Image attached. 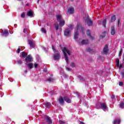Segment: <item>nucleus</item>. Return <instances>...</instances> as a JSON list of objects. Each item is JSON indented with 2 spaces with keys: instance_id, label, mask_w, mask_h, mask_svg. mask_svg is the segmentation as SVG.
I'll return each mask as SVG.
<instances>
[{
  "instance_id": "nucleus-38",
  "label": "nucleus",
  "mask_w": 124,
  "mask_h": 124,
  "mask_svg": "<svg viewBox=\"0 0 124 124\" xmlns=\"http://www.w3.org/2000/svg\"><path fill=\"white\" fill-rule=\"evenodd\" d=\"M55 30L56 31H58V30H59V25H55Z\"/></svg>"
},
{
  "instance_id": "nucleus-47",
  "label": "nucleus",
  "mask_w": 124,
  "mask_h": 124,
  "mask_svg": "<svg viewBox=\"0 0 124 124\" xmlns=\"http://www.w3.org/2000/svg\"><path fill=\"white\" fill-rule=\"evenodd\" d=\"M81 29L82 31H83L85 30V29H84L83 27H81Z\"/></svg>"
},
{
  "instance_id": "nucleus-33",
  "label": "nucleus",
  "mask_w": 124,
  "mask_h": 124,
  "mask_svg": "<svg viewBox=\"0 0 124 124\" xmlns=\"http://www.w3.org/2000/svg\"><path fill=\"white\" fill-rule=\"evenodd\" d=\"M70 66H71V67H75V63H74V62H72L70 64Z\"/></svg>"
},
{
  "instance_id": "nucleus-9",
  "label": "nucleus",
  "mask_w": 124,
  "mask_h": 124,
  "mask_svg": "<svg viewBox=\"0 0 124 124\" xmlns=\"http://www.w3.org/2000/svg\"><path fill=\"white\" fill-rule=\"evenodd\" d=\"M85 22H87V25L88 26H93V20L90 18V17H87V18L85 20Z\"/></svg>"
},
{
  "instance_id": "nucleus-8",
  "label": "nucleus",
  "mask_w": 124,
  "mask_h": 124,
  "mask_svg": "<svg viewBox=\"0 0 124 124\" xmlns=\"http://www.w3.org/2000/svg\"><path fill=\"white\" fill-rule=\"evenodd\" d=\"M116 31L117 30L115 29V26H112L110 28V34L111 35H115V33H116Z\"/></svg>"
},
{
  "instance_id": "nucleus-28",
  "label": "nucleus",
  "mask_w": 124,
  "mask_h": 124,
  "mask_svg": "<svg viewBox=\"0 0 124 124\" xmlns=\"http://www.w3.org/2000/svg\"><path fill=\"white\" fill-rule=\"evenodd\" d=\"M68 29H69V30H73V24H70L68 25Z\"/></svg>"
},
{
  "instance_id": "nucleus-27",
  "label": "nucleus",
  "mask_w": 124,
  "mask_h": 124,
  "mask_svg": "<svg viewBox=\"0 0 124 124\" xmlns=\"http://www.w3.org/2000/svg\"><path fill=\"white\" fill-rule=\"evenodd\" d=\"M103 33L104 35H100V38H104V37H105V35L106 34V31H105Z\"/></svg>"
},
{
  "instance_id": "nucleus-49",
  "label": "nucleus",
  "mask_w": 124,
  "mask_h": 124,
  "mask_svg": "<svg viewBox=\"0 0 124 124\" xmlns=\"http://www.w3.org/2000/svg\"><path fill=\"white\" fill-rule=\"evenodd\" d=\"M118 25H120V19L118 20Z\"/></svg>"
},
{
  "instance_id": "nucleus-40",
  "label": "nucleus",
  "mask_w": 124,
  "mask_h": 124,
  "mask_svg": "<svg viewBox=\"0 0 124 124\" xmlns=\"http://www.w3.org/2000/svg\"><path fill=\"white\" fill-rule=\"evenodd\" d=\"M86 51H87V52H91V51H92V49H91V48L89 47L88 48H87L86 49Z\"/></svg>"
},
{
  "instance_id": "nucleus-32",
  "label": "nucleus",
  "mask_w": 124,
  "mask_h": 124,
  "mask_svg": "<svg viewBox=\"0 0 124 124\" xmlns=\"http://www.w3.org/2000/svg\"><path fill=\"white\" fill-rule=\"evenodd\" d=\"M21 18H25L26 17V13L25 12L22 13V14L21 15Z\"/></svg>"
},
{
  "instance_id": "nucleus-1",
  "label": "nucleus",
  "mask_w": 124,
  "mask_h": 124,
  "mask_svg": "<svg viewBox=\"0 0 124 124\" xmlns=\"http://www.w3.org/2000/svg\"><path fill=\"white\" fill-rule=\"evenodd\" d=\"M62 51L63 52V54L64 55V57L65 58V61L67 63H68V57L67 56V54L68 56H70V51L68 49H67V48L64 47L63 49H62Z\"/></svg>"
},
{
  "instance_id": "nucleus-7",
  "label": "nucleus",
  "mask_w": 124,
  "mask_h": 124,
  "mask_svg": "<svg viewBox=\"0 0 124 124\" xmlns=\"http://www.w3.org/2000/svg\"><path fill=\"white\" fill-rule=\"evenodd\" d=\"M45 121H46L47 124H52V119L47 115L45 116Z\"/></svg>"
},
{
  "instance_id": "nucleus-44",
  "label": "nucleus",
  "mask_w": 124,
  "mask_h": 124,
  "mask_svg": "<svg viewBox=\"0 0 124 124\" xmlns=\"http://www.w3.org/2000/svg\"><path fill=\"white\" fill-rule=\"evenodd\" d=\"M115 98V95H112L111 96V99H114Z\"/></svg>"
},
{
  "instance_id": "nucleus-12",
  "label": "nucleus",
  "mask_w": 124,
  "mask_h": 124,
  "mask_svg": "<svg viewBox=\"0 0 124 124\" xmlns=\"http://www.w3.org/2000/svg\"><path fill=\"white\" fill-rule=\"evenodd\" d=\"M60 104L63 105L64 103V98L62 96H60L58 99Z\"/></svg>"
},
{
  "instance_id": "nucleus-3",
  "label": "nucleus",
  "mask_w": 124,
  "mask_h": 124,
  "mask_svg": "<svg viewBox=\"0 0 124 124\" xmlns=\"http://www.w3.org/2000/svg\"><path fill=\"white\" fill-rule=\"evenodd\" d=\"M77 29L76 30H75V34H74V38L75 39H78V35H79V33H78V30L80 28V26H81V24L80 23H78L77 24Z\"/></svg>"
},
{
  "instance_id": "nucleus-29",
  "label": "nucleus",
  "mask_w": 124,
  "mask_h": 124,
  "mask_svg": "<svg viewBox=\"0 0 124 124\" xmlns=\"http://www.w3.org/2000/svg\"><path fill=\"white\" fill-rule=\"evenodd\" d=\"M116 65L117 67L120 66V59H117L116 60Z\"/></svg>"
},
{
  "instance_id": "nucleus-50",
  "label": "nucleus",
  "mask_w": 124,
  "mask_h": 124,
  "mask_svg": "<svg viewBox=\"0 0 124 124\" xmlns=\"http://www.w3.org/2000/svg\"><path fill=\"white\" fill-rule=\"evenodd\" d=\"M80 124H85L84 123V122H80Z\"/></svg>"
},
{
  "instance_id": "nucleus-26",
  "label": "nucleus",
  "mask_w": 124,
  "mask_h": 124,
  "mask_svg": "<svg viewBox=\"0 0 124 124\" xmlns=\"http://www.w3.org/2000/svg\"><path fill=\"white\" fill-rule=\"evenodd\" d=\"M57 20L58 22H60L62 20V16L58 15L57 16Z\"/></svg>"
},
{
  "instance_id": "nucleus-2",
  "label": "nucleus",
  "mask_w": 124,
  "mask_h": 124,
  "mask_svg": "<svg viewBox=\"0 0 124 124\" xmlns=\"http://www.w3.org/2000/svg\"><path fill=\"white\" fill-rule=\"evenodd\" d=\"M52 49L53 51H54V53H55L53 55V58L55 61H57V60H60L61 58V53L59 52V50H57L55 48V46H52Z\"/></svg>"
},
{
  "instance_id": "nucleus-18",
  "label": "nucleus",
  "mask_w": 124,
  "mask_h": 124,
  "mask_svg": "<svg viewBox=\"0 0 124 124\" xmlns=\"http://www.w3.org/2000/svg\"><path fill=\"white\" fill-rule=\"evenodd\" d=\"M58 22L60 27H63V26H64V24H65V21H64V20H60V21Z\"/></svg>"
},
{
  "instance_id": "nucleus-41",
  "label": "nucleus",
  "mask_w": 124,
  "mask_h": 124,
  "mask_svg": "<svg viewBox=\"0 0 124 124\" xmlns=\"http://www.w3.org/2000/svg\"><path fill=\"white\" fill-rule=\"evenodd\" d=\"M52 80H54V79L50 78L47 79V81H48V82H51V81H52Z\"/></svg>"
},
{
  "instance_id": "nucleus-43",
  "label": "nucleus",
  "mask_w": 124,
  "mask_h": 124,
  "mask_svg": "<svg viewBox=\"0 0 124 124\" xmlns=\"http://www.w3.org/2000/svg\"><path fill=\"white\" fill-rule=\"evenodd\" d=\"M123 85H124V82H119V86H123Z\"/></svg>"
},
{
  "instance_id": "nucleus-20",
  "label": "nucleus",
  "mask_w": 124,
  "mask_h": 124,
  "mask_svg": "<svg viewBox=\"0 0 124 124\" xmlns=\"http://www.w3.org/2000/svg\"><path fill=\"white\" fill-rule=\"evenodd\" d=\"M68 12L69 13V14H73V13L74 12V8H70L68 10Z\"/></svg>"
},
{
  "instance_id": "nucleus-53",
  "label": "nucleus",
  "mask_w": 124,
  "mask_h": 124,
  "mask_svg": "<svg viewBox=\"0 0 124 124\" xmlns=\"http://www.w3.org/2000/svg\"><path fill=\"white\" fill-rule=\"evenodd\" d=\"M123 61H124V57H123Z\"/></svg>"
},
{
  "instance_id": "nucleus-51",
  "label": "nucleus",
  "mask_w": 124,
  "mask_h": 124,
  "mask_svg": "<svg viewBox=\"0 0 124 124\" xmlns=\"http://www.w3.org/2000/svg\"><path fill=\"white\" fill-rule=\"evenodd\" d=\"M122 66H122V65H120V68H121V67H122Z\"/></svg>"
},
{
  "instance_id": "nucleus-4",
  "label": "nucleus",
  "mask_w": 124,
  "mask_h": 124,
  "mask_svg": "<svg viewBox=\"0 0 124 124\" xmlns=\"http://www.w3.org/2000/svg\"><path fill=\"white\" fill-rule=\"evenodd\" d=\"M25 61L27 63L32 62H33V59H32L31 55H29L28 56H27L25 58Z\"/></svg>"
},
{
  "instance_id": "nucleus-31",
  "label": "nucleus",
  "mask_w": 124,
  "mask_h": 124,
  "mask_svg": "<svg viewBox=\"0 0 124 124\" xmlns=\"http://www.w3.org/2000/svg\"><path fill=\"white\" fill-rule=\"evenodd\" d=\"M119 106L120 108H124V103H121L120 104Z\"/></svg>"
},
{
  "instance_id": "nucleus-42",
  "label": "nucleus",
  "mask_w": 124,
  "mask_h": 124,
  "mask_svg": "<svg viewBox=\"0 0 124 124\" xmlns=\"http://www.w3.org/2000/svg\"><path fill=\"white\" fill-rule=\"evenodd\" d=\"M34 66L35 68H36V67H37L38 66V64L34 63Z\"/></svg>"
},
{
  "instance_id": "nucleus-25",
  "label": "nucleus",
  "mask_w": 124,
  "mask_h": 124,
  "mask_svg": "<svg viewBox=\"0 0 124 124\" xmlns=\"http://www.w3.org/2000/svg\"><path fill=\"white\" fill-rule=\"evenodd\" d=\"M106 23H107V19L105 18L102 22V25L104 28H106Z\"/></svg>"
},
{
  "instance_id": "nucleus-10",
  "label": "nucleus",
  "mask_w": 124,
  "mask_h": 124,
  "mask_svg": "<svg viewBox=\"0 0 124 124\" xmlns=\"http://www.w3.org/2000/svg\"><path fill=\"white\" fill-rule=\"evenodd\" d=\"M28 42L29 43V45H30V47L31 48H34V44H35V42L34 41L32 40H29Z\"/></svg>"
},
{
  "instance_id": "nucleus-6",
  "label": "nucleus",
  "mask_w": 124,
  "mask_h": 124,
  "mask_svg": "<svg viewBox=\"0 0 124 124\" xmlns=\"http://www.w3.org/2000/svg\"><path fill=\"white\" fill-rule=\"evenodd\" d=\"M103 52L104 55H107L108 54V52H109V48H108V45H106L104 46Z\"/></svg>"
},
{
  "instance_id": "nucleus-39",
  "label": "nucleus",
  "mask_w": 124,
  "mask_h": 124,
  "mask_svg": "<svg viewBox=\"0 0 124 124\" xmlns=\"http://www.w3.org/2000/svg\"><path fill=\"white\" fill-rule=\"evenodd\" d=\"M122 53H123V49H121L119 53V56H122Z\"/></svg>"
},
{
  "instance_id": "nucleus-30",
  "label": "nucleus",
  "mask_w": 124,
  "mask_h": 124,
  "mask_svg": "<svg viewBox=\"0 0 124 124\" xmlns=\"http://www.w3.org/2000/svg\"><path fill=\"white\" fill-rule=\"evenodd\" d=\"M21 55L22 57H23V58H25V57H26V52H22L21 53Z\"/></svg>"
},
{
  "instance_id": "nucleus-52",
  "label": "nucleus",
  "mask_w": 124,
  "mask_h": 124,
  "mask_svg": "<svg viewBox=\"0 0 124 124\" xmlns=\"http://www.w3.org/2000/svg\"><path fill=\"white\" fill-rule=\"evenodd\" d=\"M70 0V1H74V0Z\"/></svg>"
},
{
  "instance_id": "nucleus-23",
  "label": "nucleus",
  "mask_w": 124,
  "mask_h": 124,
  "mask_svg": "<svg viewBox=\"0 0 124 124\" xmlns=\"http://www.w3.org/2000/svg\"><path fill=\"white\" fill-rule=\"evenodd\" d=\"M16 64H22V63H23V61L21 60H17L16 61Z\"/></svg>"
},
{
  "instance_id": "nucleus-13",
  "label": "nucleus",
  "mask_w": 124,
  "mask_h": 124,
  "mask_svg": "<svg viewBox=\"0 0 124 124\" xmlns=\"http://www.w3.org/2000/svg\"><path fill=\"white\" fill-rule=\"evenodd\" d=\"M101 109H103V110H106L108 108L107 107V106L106 105V103H103L100 104Z\"/></svg>"
},
{
  "instance_id": "nucleus-37",
  "label": "nucleus",
  "mask_w": 124,
  "mask_h": 124,
  "mask_svg": "<svg viewBox=\"0 0 124 124\" xmlns=\"http://www.w3.org/2000/svg\"><path fill=\"white\" fill-rule=\"evenodd\" d=\"M20 51H21V48H18L17 50L16 51V53H17V54H19Z\"/></svg>"
},
{
  "instance_id": "nucleus-15",
  "label": "nucleus",
  "mask_w": 124,
  "mask_h": 124,
  "mask_svg": "<svg viewBox=\"0 0 124 124\" xmlns=\"http://www.w3.org/2000/svg\"><path fill=\"white\" fill-rule=\"evenodd\" d=\"M64 100L66 101L67 103H71V100L68 98L67 96H64L63 97Z\"/></svg>"
},
{
  "instance_id": "nucleus-24",
  "label": "nucleus",
  "mask_w": 124,
  "mask_h": 124,
  "mask_svg": "<svg viewBox=\"0 0 124 124\" xmlns=\"http://www.w3.org/2000/svg\"><path fill=\"white\" fill-rule=\"evenodd\" d=\"M28 65L30 69H31V68H33V64L32 63H29Z\"/></svg>"
},
{
  "instance_id": "nucleus-21",
  "label": "nucleus",
  "mask_w": 124,
  "mask_h": 124,
  "mask_svg": "<svg viewBox=\"0 0 124 124\" xmlns=\"http://www.w3.org/2000/svg\"><path fill=\"white\" fill-rule=\"evenodd\" d=\"M111 22L112 23H113V22H115L116 21V16L115 15H112L111 16Z\"/></svg>"
},
{
  "instance_id": "nucleus-46",
  "label": "nucleus",
  "mask_w": 124,
  "mask_h": 124,
  "mask_svg": "<svg viewBox=\"0 0 124 124\" xmlns=\"http://www.w3.org/2000/svg\"><path fill=\"white\" fill-rule=\"evenodd\" d=\"M80 0H75L76 2H80Z\"/></svg>"
},
{
  "instance_id": "nucleus-16",
  "label": "nucleus",
  "mask_w": 124,
  "mask_h": 124,
  "mask_svg": "<svg viewBox=\"0 0 124 124\" xmlns=\"http://www.w3.org/2000/svg\"><path fill=\"white\" fill-rule=\"evenodd\" d=\"M81 44L82 45H87L89 44V40H82Z\"/></svg>"
},
{
  "instance_id": "nucleus-34",
  "label": "nucleus",
  "mask_w": 124,
  "mask_h": 124,
  "mask_svg": "<svg viewBox=\"0 0 124 124\" xmlns=\"http://www.w3.org/2000/svg\"><path fill=\"white\" fill-rule=\"evenodd\" d=\"M59 124H65V121H62V120H60V121L59 122Z\"/></svg>"
},
{
  "instance_id": "nucleus-11",
  "label": "nucleus",
  "mask_w": 124,
  "mask_h": 124,
  "mask_svg": "<svg viewBox=\"0 0 124 124\" xmlns=\"http://www.w3.org/2000/svg\"><path fill=\"white\" fill-rule=\"evenodd\" d=\"M8 34H9V32L7 30H5L4 31L1 32V35L4 37H6Z\"/></svg>"
},
{
  "instance_id": "nucleus-17",
  "label": "nucleus",
  "mask_w": 124,
  "mask_h": 124,
  "mask_svg": "<svg viewBox=\"0 0 124 124\" xmlns=\"http://www.w3.org/2000/svg\"><path fill=\"white\" fill-rule=\"evenodd\" d=\"M27 16H29V17H32L33 16V13L31 10L28 11L27 12Z\"/></svg>"
},
{
  "instance_id": "nucleus-14",
  "label": "nucleus",
  "mask_w": 124,
  "mask_h": 124,
  "mask_svg": "<svg viewBox=\"0 0 124 124\" xmlns=\"http://www.w3.org/2000/svg\"><path fill=\"white\" fill-rule=\"evenodd\" d=\"M86 34L88 35V36H90L92 40H93L94 39V38L91 35V31H90V30H88L87 31Z\"/></svg>"
},
{
  "instance_id": "nucleus-48",
  "label": "nucleus",
  "mask_w": 124,
  "mask_h": 124,
  "mask_svg": "<svg viewBox=\"0 0 124 124\" xmlns=\"http://www.w3.org/2000/svg\"><path fill=\"white\" fill-rule=\"evenodd\" d=\"M27 72H28V71H27V70L24 71V73H25V74H27Z\"/></svg>"
},
{
  "instance_id": "nucleus-36",
  "label": "nucleus",
  "mask_w": 124,
  "mask_h": 124,
  "mask_svg": "<svg viewBox=\"0 0 124 124\" xmlns=\"http://www.w3.org/2000/svg\"><path fill=\"white\" fill-rule=\"evenodd\" d=\"M23 32L24 33H29V32H28V31H27V29L26 28H24L23 29Z\"/></svg>"
},
{
  "instance_id": "nucleus-35",
  "label": "nucleus",
  "mask_w": 124,
  "mask_h": 124,
  "mask_svg": "<svg viewBox=\"0 0 124 124\" xmlns=\"http://www.w3.org/2000/svg\"><path fill=\"white\" fill-rule=\"evenodd\" d=\"M41 31L42 32H43L44 33H46V30L44 28L41 29Z\"/></svg>"
},
{
  "instance_id": "nucleus-45",
  "label": "nucleus",
  "mask_w": 124,
  "mask_h": 124,
  "mask_svg": "<svg viewBox=\"0 0 124 124\" xmlns=\"http://www.w3.org/2000/svg\"><path fill=\"white\" fill-rule=\"evenodd\" d=\"M66 70L68 71H70V68H68V67H67L66 68Z\"/></svg>"
},
{
  "instance_id": "nucleus-5",
  "label": "nucleus",
  "mask_w": 124,
  "mask_h": 124,
  "mask_svg": "<svg viewBox=\"0 0 124 124\" xmlns=\"http://www.w3.org/2000/svg\"><path fill=\"white\" fill-rule=\"evenodd\" d=\"M70 30L68 28H66L65 29L64 31V35L65 36H66L67 37H68L69 35H70Z\"/></svg>"
},
{
  "instance_id": "nucleus-19",
  "label": "nucleus",
  "mask_w": 124,
  "mask_h": 124,
  "mask_svg": "<svg viewBox=\"0 0 124 124\" xmlns=\"http://www.w3.org/2000/svg\"><path fill=\"white\" fill-rule=\"evenodd\" d=\"M113 124H121V119H116L113 122Z\"/></svg>"
},
{
  "instance_id": "nucleus-22",
  "label": "nucleus",
  "mask_w": 124,
  "mask_h": 124,
  "mask_svg": "<svg viewBox=\"0 0 124 124\" xmlns=\"http://www.w3.org/2000/svg\"><path fill=\"white\" fill-rule=\"evenodd\" d=\"M45 105L46 108H50L51 107V103L46 102Z\"/></svg>"
},
{
  "instance_id": "nucleus-54",
  "label": "nucleus",
  "mask_w": 124,
  "mask_h": 124,
  "mask_svg": "<svg viewBox=\"0 0 124 124\" xmlns=\"http://www.w3.org/2000/svg\"><path fill=\"white\" fill-rule=\"evenodd\" d=\"M47 26H49V23H47Z\"/></svg>"
}]
</instances>
